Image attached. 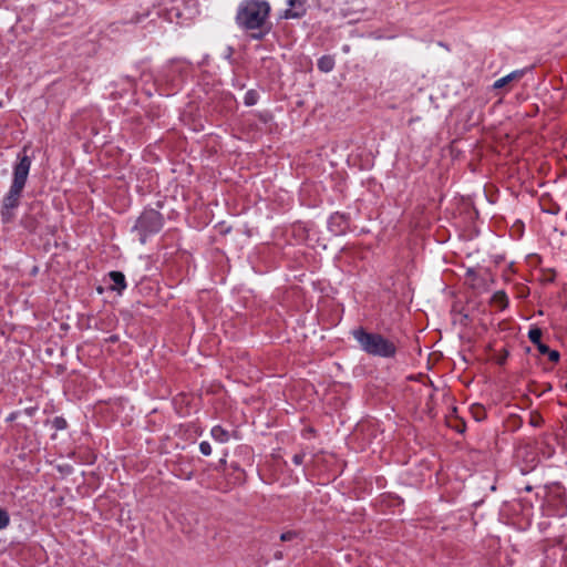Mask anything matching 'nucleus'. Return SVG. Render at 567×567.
Returning a JSON list of instances; mask_svg holds the SVG:
<instances>
[{
    "mask_svg": "<svg viewBox=\"0 0 567 567\" xmlns=\"http://www.w3.org/2000/svg\"><path fill=\"white\" fill-rule=\"evenodd\" d=\"M270 13V6L264 0H245L240 3L236 20L247 30L261 29Z\"/></svg>",
    "mask_w": 567,
    "mask_h": 567,
    "instance_id": "obj_1",
    "label": "nucleus"
},
{
    "mask_svg": "<svg viewBox=\"0 0 567 567\" xmlns=\"http://www.w3.org/2000/svg\"><path fill=\"white\" fill-rule=\"evenodd\" d=\"M353 337L369 354H394L399 350L392 340L378 333L365 332L363 329L354 330Z\"/></svg>",
    "mask_w": 567,
    "mask_h": 567,
    "instance_id": "obj_2",
    "label": "nucleus"
},
{
    "mask_svg": "<svg viewBox=\"0 0 567 567\" xmlns=\"http://www.w3.org/2000/svg\"><path fill=\"white\" fill-rule=\"evenodd\" d=\"M30 167H31L30 157L27 155L21 156L19 163L14 167L12 184L20 186V187H24L28 175H29Z\"/></svg>",
    "mask_w": 567,
    "mask_h": 567,
    "instance_id": "obj_3",
    "label": "nucleus"
},
{
    "mask_svg": "<svg viewBox=\"0 0 567 567\" xmlns=\"http://www.w3.org/2000/svg\"><path fill=\"white\" fill-rule=\"evenodd\" d=\"M288 9L282 13L285 19H298L306 14V0H287Z\"/></svg>",
    "mask_w": 567,
    "mask_h": 567,
    "instance_id": "obj_4",
    "label": "nucleus"
},
{
    "mask_svg": "<svg viewBox=\"0 0 567 567\" xmlns=\"http://www.w3.org/2000/svg\"><path fill=\"white\" fill-rule=\"evenodd\" d=\"M23 187L11 185L9 193L3 199V208L8 212L10 209H13L19 204V198L21 196Z\"/></svg>",
    "mask_w": 567,
    "mask_h": 567,
    "instance_id": "obj_5",
    "label": "nucleus"
},
{
    "mask_svg": "<svg viewBox=\"0 0 567 567\" xmlns=\"http://www.w3.org/2000/svg\"><path fill=\"white\" fill-rule=\"evenodd\" d=\"M529 340L537 346L538 351L542 354H559L558 351H549L548 347L542 342V330L539 328H533L528 332Z\"/></svg>",
    "mask_w": 567,
    "mask_h": 567,
    "instance_id": "obj_6",
    "label": "nucleus"
},
{
    "mask_svg": "<svg viewBox=\"0 0 567 567\" xmlns=\"http://www.w3.org/2000/svg\"><path fill=\"white\" fill-rule=\"evenodd\" d=\"M109 276L113 282L112 290L122 292L126 288L125 277L121 271H111Z\"/></svg>",
    "mask_w": 567,
    "mask_h": 567,
    "instance_id": "obj_7",
    "label": "nucleus"
},
{
    "mask_svg": "<svg viewBox=\"0 0 567 567\" xmlns=\"http://www.w3.org/2000/svg\"><path fill=\"white\" fill-rule=\"evenodd\" d=\"M491 303L499 309H505L508 305V299L503 290L496 291L492 298Z\"/></svg>",
    "mask_w": 567,
    "mask_h": 567,
    "instance_id": "obj_8",
    "label": "nucleus"
},
{
    "mask_svg": "<svg viewBox=\"0 0 567 567\" xmlns=\"http://www.w3.org/2000/svg\"><path fill=\"white\" fill-rule=\"evenodd\" d=\"M212 436L216 442L226 443L230 439V434L228 431L224 430L221 426H214L212 429Z\"/></svg>",
    "mask_w": 567,
    "mask_h": 567,
    "instance_id": "obj_9",
    "label": "nucleus"
},
{
    "mask_svg": "<svg viewBox=\"0 0 567 567\" xmlns=\"http://www.w3.org/2000/svg\"><path fill=\"white\" fill-rule=\"evenodd\" d=\"M522 76V72L520 71H514L501 79H498L497 81H495L494 83V87L495 89H501V87H504L506 84H508L509 82L514 81V80H517Z\"/></svg>",
    "mask_w": 567,
    "mask_h": 567,
    "instance_id": "obj_10",
    "label": "nucleus"
},
{
    "mask_svg": "<svg viewBox=\"0 0 567 567\" xmlns=\"http://www.w3.org/2000/svg\"><path fill=\"white\" fill-rule=\"evenodd\" d=\"M333 66H334V60L329 55H324V56L320 58L318 61V68L322 72H330L333 69Z\"/></svg>",
    "mask_w": 567,
    "mask_h": 567,
    "instance_id": "obj_11",
    "label": "nucleus"
},
{
    "mask_svg": "<svg viewBox=\"0 0 567 567\" xmlns=\"http://www.w3.org/2000/svg\"><path fill=\"white\" fill-rule=\"evenodd\" d=\"M471 413L476 421H482L486 416L485 409L481 404H473L471 406Z\"/></svg>",
    "mask_w": 567,
    "mask_h": 567,
    "instance_id": "obj_12",
    "label": "nucleus"
},
{
    "mask_svg": "<svg viewBox=\"0 0 567 567\" xmlns=\"http://www.w3.org/2000/svg\"><path fill=\"white\" fill-rule=\"evenodd\" d=\"M9 524V515L6 511L0 509V529L4 528Z\"/></svg>",
    "mask_w": 567,
    "mask_h": 567,
    "instance_id": "obj_13",
    "label": "nucleus"
},
{
    "mask_svg": "<svg viewBox=\"0 0 567 567\" xmlns=\"http://www.w3.org/2000/svg\"><path fill=\"white\" fill-rule=\"evenodd\" d=\"M53 426L56 430H64L66 427V421L62 417H55L53 420Z\"/></svg>",
    "mask_w": 567,
    "mask_h": 567,
    "instance_id": "obj_14",
    "label": "nucleus"
},
{
    "mask_svg": "<svg viewBox=\"0 0 567 567\" xmlns=\"http://www.w3.org/2000/svg\"><path fill=\"white\" fill-rule=\"evenodd\" d=\"M199 450L204 455H210V453H212V447L208 442H202L199 444Z\"/></svg>",
    "mask_w": 567,
    "mask_h": 567,
    "instance_id": "obj_15",
    "label": "nucleus"
},
{
    "mask_svg": "<svg viewBox=\"0 0 567 567\" xmlns=\"http://www.w3.org/2000/svg\"><path fill=\"white\" fill-rule=\"evenodd\" d=\"M296 536V533L293 532H286V533H282L281 536H280V539L282 542H288V540H291L293 539Z\"/></svg>",
    "mask_w": 567,
    "mask_h": 567,
    "instance_id": "obj_16",
    "label": "nucleus"
},
{
    "mask_svg": "<svg viewBox=\"0 0 567 567\" xmlns=\"http://www.w3.org/2000/svg\"><path fill=\"white\" fill-rule=\"evenodd\" d=\"M302 458H303V455L302 454H297L293 456V462L299 465L302 463Z\"/></svg>",
    "mask_w": 567,
    "mask_h": 567,
    "instance_id": "obj_17",
    "label": "nucleus"
},
{
    "mask_svg": "<svg viewBox=\"0 0 567 567\" xmlns=\"http://www.w3.org/2000/svg\"><path fill=\"white\" fill-rule=\"evenodd\" d=\"M262 35H264V33H262V32H259L258 34H254V38H256V39H260Z\"/></svg>",
    "mask_w": 567,
    "mask_h": 567,
    "instance_id": "obj_18",
    "label": "nucleus"
},
{
    "mask_svg": "<svg viewBox=\"0 0 567 567\" xmlns=\"http://www.w3.org/2000/svg\"><path fill=\"white\" fill-rule=\"evenodd\" d=\"M550 359L554 361V362H557L559 357L558 355H555V357H550Z\"/></svg>",
    "mask_w": 567,
    "mask_h": 567,
    "instance_id": "obj_19",
    "label": "nucleus"
},
{
    "mask_svg": "<svg viewBox=\"0 0 567 567\" xmlns=\"http://www.w3.org/2000/svg\"><path fill=\"white\" fill-rule=\"evenodd\" d=\"M246 104H252V102L249 101V96L246 97Z\"/></svg>",
    "mask_w": 567,
    "mask_h": 567,
    "instance_id": "obj_20",
    "label": "nucleus"
},
{
    "mask_svg": "<svg viewBox=\"0 0 567 567\" xmlns=\"http://www.w3.org/2000/svg\"><path fill=\"white\" fill-rule=\"evenodd\" d=\"M472 287H474V288H480V285H478V284H475V282H472Z\"/></svg>",
    "mask_w": 567,
    "mask_h": 567,
    "instance_id": "obj_21",
    "label": "nucleus"
},
{
    "mask_svg": "<svg viewBox=\"0 0 567 567\" xmlns=\"http://www.w3.org/2000/svg\"><path fill=\"white\" fill-rule=\"evenodd\" d=\"M150 216L151 217H157V214L156 213H151Z\"/></svg>",
    "mask_w": 567,
    "mask_h": 567,
    "instance_id": "obj_22",
    "label": "nucleus"
},
{
    "mask_svg": "<svg viewBox=\"0 0 567 567\" xmlns=\"http://www.w3.org/2000/svg\"><path fill=\"white\" fill-rule=\"evenodd\" d=\"M146 216H142V218L140 219V223H142L144 219H145Z\"/></svg>",
    "mask_w": 567,
    "mask_h": 567,
    "instance_id": "obj_23",
    "label": "nucleus"
}]
</instances>
